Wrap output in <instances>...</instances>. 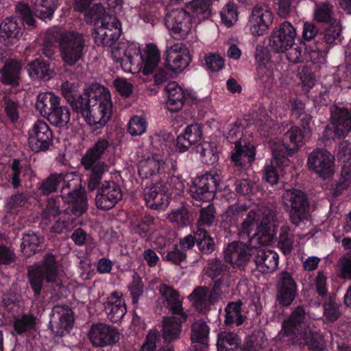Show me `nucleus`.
Listing matches in <instances>:
<instances>
[{
    "instance_id": "obj_47",
    "label": "nucleus",
    "mask_w": 351,
    "mask_h": 351,
    "mask_svg": "<svg viewBox=\"0 0 351 351\" xmlns=\"http://www.w3.org/2000/svg\"><path fill=\"white\" fill-rule=\"evenodd\" d=\"M186 8L188 12H191L194 17H197L198 20H202L210 15V1L192 0L187 4Z\"/></svg>"
},
{
    "instance_id": "obj_50",
    "label": "nucleus",
    "mask_w": 351,
    "mask_h": 351,
    "mask_svg": "<svg viewBox=\"0 0 351 351\" xmlns=\"http://www.w3.org/2000/svg\"><path fill=\"white\" fill-rule=\"evenodd\" d=\"M241 303L239 302H232L228 304L226 308V324L235 323L237 326L241 325L244 319L241 311Z\"/></svg>"
},
{
    "instance_id": "obj_49",
    "label": "nucleus",
    "mask_w": 351,
    "mask_h": 351,
    "mask_svg": "<svg viewBox=\"0 0 351 351\" xmlns=\"http://www.w3.org/2000/svg\"><path fill=\"white\" fill-rule=\"evenodd\" d=\"M43 238L32 232L25 234L22 239L21 247L26 256H30L39 250L40 244L43 242Z\"/></svg>"
},
{
    "instance_id": "obj_59",
    "label": "nucleus",
    "mask_w": 351,
    "mask_h": 351,
    "mask_svg": "<svg viewBox=\"0 0 351 351\" xmlns=\"http://www.w3.org/2000/svg\"><path fill=\"white\" fill-rule=\"evenodd\" d=\"M341 25L339 21L335 20L330 24L324 36L326 43L335 44L340 40Z\"/></svg>"
},
{
    "instance_id": "obj_15",
    "label": "nucleus",
    "mask_w": 351,
    "mask_h": 351,
    "mask_svg": "<svg viewBox=\"0 0 351 351\" xmlns=\"http://www.w3.org/2000/svg\"><path fill=\"white\" fill-rule=\"evenodd\" d=\"M219 182V173L210 171L195 178L190 187V192L193 198L209 202L214 198V192Z\"/></svg>"
},
{
    "instance_id": "obj_48",
    "label": "nucleus",
    "mask_w": 351,
    "mask_h": 351,
    "mask_svg": "<svg viewBox=\"0 0 351 351\" xmlns=\"http://www.w3.org/2000/svg\"><path fill=\"white\" fill-rule=\"evenodd\" d=\"M61 91L63 96L66 100L71 104V105L76 109L77 111H80V108L76 106L77 101L81 100V98L85 96V92L80 95L77 93V85L75 83H71L66 81L62 83L61 86Z\"/></svg>"
},
{
    "instance_id": "obj_17",
    "label": "nucleus",
    "mask_w": 351,
    "mask_h": 351,
    "mask_svg": "<svg viewBox=\"0 0 351 351\" xmlns=\"http://www.w3.org/2000/svg\"><path fill=\"white\" fill-rule=\"evenodd\" d=\"M138 175L142 178L152 176L163 169V157L150 152L147 148L138 147L136 151Z\"/></svg>"
},
{
    "instance_id": "obj_36",
    "label": "nucleus",
    "mask_w": 351,
    "mask_h": 351,
    "mask_svg": "<svg viewBox=\"0 0 351 351\" xmlns=\"http://www.w3.org/2000/svg\"><path fill=\"white\" fill-rule=\"evenodd\" d=\"M189 300L199 311H206L215 302L213 291L206 287H197L188 296Z\"/></svg>"
},
{
    "instance_id": "obj_46",
    "label": "nucleus",
    "mask_w": 351,
    "mask_h": 351,
    "mask_svg": "<svg viewBox=\"0 0 351 351\" xmlns=\"http://www.w3.org/2000/svg\"><path fill=\"white\" fill-rule=\"evenodd\" d=\"M210 329L207 324L202 320L195 321L191 328V340L193 343H199L203 346H207Z\"/></svg>"
},
{
    "instance_id": "obj_6",
    "label": "nucleus",
    "mask_w": 351,
    "mask_h": 351,
    "mask_svg": "<svg viewBox=\"0 0 351 351\" xmlns=\"http://www.w3.org/2000/svg\"><path fill=\"white\" fill-rule=\"evenodd\" d=\"M104 8L101 4H95L86 12L85 20L87 23L96 22L95 43L98 45L110 46L121 35V24L116 17L104 15Z\"/></svg>"
},
{
    "instance_id": "obj_21",
    "label": "nucleus",
    "mask_w": 351,
    "mask_h": 351,
    "mask_svg": "<svg viewBox=\"0 0 351 351\" xmlns=\"http://www.w3.org/2000/svg\"><path fill=\"white\" fill-rule=\"evenodd\" d=\"M50 328L56 336H62L71 329L73 322V313L65 305L53 306L51 313Z\"/></svg>"
},
{
    "instance_id": "obj_26",
    "label": "nucleus",
    "mask_w": 351,
    "mask_h": 351,
    "mask_svg": "<svg viewBox=\"0 0 351 351\" xmlns=\"http://www.w3.org/2000/svg\"><path fill=\"white\" fill-rule=\"evenodd\" d=\"M330 119L335 134L338 138L345 137L351 131V105L335 107Z\"/></svg>"
},
{
    "instance_id": "obj_12",
    "label": "nucleus",
    "mask_w": 351,
    "mask_h": 351,
    "mask_svg": "<svg viewBox=\"0 0 351 351\" xmlns=\"http://www.w3.org/2000/svg\"><path fill=\"white\" fill-rule=\"evenodd\" d=\"M58 5V0H36L33 4L32 12L24 3H19L16 5V12L28 26L34 27L35 21L32 12L43 20H50Z\"/></svg>"
},
{
    "instance_id": "obj_29",
    "label": "nucleus",
    "mask_w": 351,
    "mask_h": 351,
    "mask_svg": "<svg viewBox=\"0 0 351 351\" xmlns=\"http://www.w3.org/2000/svg\"><path fill=\"white\" fill-rule=\"evenodd\" d=\"M255 147L247 140H237L231 152L232 161L236 166H244L254 160Z\"/></svg>"
},
{
    "instance_id": "obj_24",
    "label": "nucleus",
    "mask_w": 351,
    "mask_h": 351,
    "mask_svg": "<svg viewBox=\"0 0 351 351\" xmlns=\"http://www.w3.org/2000/svg\"><path fill=\"white\" fill-rule=\"evenodd\" d=\"M122 197L121 190L114 182H105L98 189L95 203L98 208L107 210L112 208Z\"/></svg>"
},
{
    "instance_id": "obj_11",
    "label": "nucleus",
    "mask_w": 351,
    "mask_h": 351,
    "mask_svg": "<svg viewBox=\"0 0 351 351\" xmlns=\"http://www.w3.org/2000/svg\"><path fill=\"white\" fill-rule=\"evenodd\" d=\"M44 279L47 282L60 285V274L55 257L47 254L42 265H37L29 269V280L35 295H38L43 287Z\"/></svg>"
},
{
    "instance_id": "obj_37",
    "label": "nucleus",
    "mask_w": 351,
    "mask_h": 351,
    "mask_svg": "<svg viewBox=\"0 0 351 351\" xmlns=\"http://www.w3.org/2000/svg\"><path fill=\"white\" fill-rule=\"evenodd\" d=\"M159 292L166 300L173 315H181L180 321H185L186 315L182 311L181 300L178 293L171 287L162 285L159 287Z\"/></svg>"
},
{
    "instance_id": "obj_27",
    "label": "nucleus",
    "mask_w": 351,
    "mask_h": 351,
    "mask_svg": "<svg viewBox=\"0 0 351 351\" xmlns=\"http://www.w3.org/2000/svg\"><path fill=\"white\" fill-rule=\"evenodd\" d=\"M169 188L163 182L150 184L145 189L144 197L147 206L158 209L167 205Z\"/></svg>"
},
{
    "instance_id": "obj_4",
    "label": "nucleus",
    "mask_w": 351,
    "mask_h": 351,
    "mask_svg": "<svg viewBox=\"0 0 351 351\" xmlns=\"http://www.w3.org/2000/svg\"><path fill=\"white\" fill-rule=\"evenodd\" d=\"M60 185L62 199L70 205L73 213L80 215L84 213L87 206L86 199L84 192L80 188V180L75 173L51 175L41 183L39 189L43 194L47 195L56 191Z\"/></svg>"
},
{
    "instance_id": "obj_64",
    "label": "nucleus",
    "mask_w": 351,
    "mask_h": 351,
    "mask_svg": "<svg viewBox=\"0 0 351 351\" xmlns=\"http://www.w3.org/2000/svg\"><path fill=\"white\" fill-rule=\"evenodd\" d=\"M184 136L191 143L192 145L198 143L202 138V130L198 124L188 125L183 133Z\"/></svg>"
},
{
    "instance_id": "obj_1",
    "label": "nucleus",
    "mask_w": 351,
    "mask_h": 351,
    "mask_svg": "<svg viewBox=\"0 0 351 351\" xmlns=\"http://www.w3.org/2000/svg\"><path fill=\"white\" fill-rule=\"evenodd\" d=\"M275 207L266 204L251 210L241 224L240 234L249 236L250 255L254 258L256 268L264 274L274 272L278 265V254L265 246L270 244L277 233Z\"/></svg>"
},
{
    "instance_id": "obj_23",
    "label": "nucleus",
    "mask_w": 351,
    "mask_h": 351,
    "mask_svg": "<svg viewBox=\"0 0 351 351\" xmlns=\"http://www.w3.org/2000/svg\"><path fill=\"white\" fill-rule=\"evenodd\" d=\"M165 54L166 66L176 73L185 69L191 61L188 49L181 43H176L167 47Z\"/></svg>"
},
{
    "instance_id": "obj_55",
    "label": "nucleus",
    "mask_w": 351,
    "mask_h": 351,
    "mask_svg": "<svg viewBox=\"0 0 351 351\" xmlns=\"http://www.w3.org/2000/svg\"><path fill=\"white\" fill-rule=\"evenodd\" d=\"M147 121L141 116L132 117L128 124V132L132 136H140L146 131Z\"/></svg>"
},
{
    "instance_id": "obj_20",
    "label": "nucleus",
    "mask_w": 351,
    "mask_h": 351,
    "mask_svg": "<svg viewBox=\"0 0 351 351\" xmlns=\"http://www.w3.org/2000/svg\"><path fill=\"white\" fill-rule=\"evenodd\" d=\"M296 30L289 22L274 27L269 38L270 47L276 52H285L295 44Z\"/></svg>"
},
{
    "instance_id": "obj_34",
    "label": "nucleus",
    "mask_w": 351,
    "mask_h": 351,
    "mask_svg": "<svg viewBox=\"0 0 351 351\" xmlns=\"http://www.w3.org/2000/svg\"><path fill=\"white\" fill-rule=\"evenodd\" d=\"M59 104H60V98L53 92L47 91L40 93L37 95L35 108L42 117H45Z\"/></svg>"
},
{
    "instance_id": "obj_45",
    "label": "nucleus",
    "mask_w": 351,
    "mask_h": 351,
    "mask_svg": "<svg viewBox=\"0 0 351 351\" xmlns=\"http://www.w3.org/2000/svg\"><path fill=\"white\" fill-rule=\"evenodd\" d=\"M37 322L31 314L19 315L14 319V328L18 335L28 334L36 329Z\"/></svg>"
},
{
    "instance_id": "obj_16",
    "label": "nucleus",
    "mask_w": 351,
    "mask_h": 351,
    "mask_svg": "<svg viewBox=\"0 0 351 351\" xmlns=\"http://www.w3.org/2000/svg\"><path fill=\"white\" fill-rule=\"evenodd\" d=\"M274 14L269 6L258 4L254 6L248 17L247 27L254 36L264 35L273 23Z\"/></svg>"
},
{
    "instance_id": "obj_43",
    "label": "nucleus",
    "mask_w": 351,
    "mask_h": 351,
    "mask_svg": "<svg viewBox=\"0 0 351 351\" xmlns=\"http://www.w3.org/2000/svg\"><path fill=\"white\" fill-rule=\"evenodd\" d=\"M49 121L60 128H68L71 119V112L68 107L58 105L47 116Z\"/></svg>"
},
{
    "instance_id": "obj_30",
    "label": "nucleus",
    "mask_w": 351,
    "mask_h": 351,
    "mask_svg": "<svg viewBox=\"0 0 351 351\" xmlns=\"http://www.w3.org/2000/svg\"><path fill=\"white\" fill-rule=\"evenodd\" d=\"M255 60L258 77L264 83L269 82L273 75V64L268 49L262 46L257 47Z\"/></svg>"
},
{
    "instance_id": "obj_8",
    "label": "nucleus",
    "mask_w": 351,
    "mask_h": 351,
    "mask_svg": "<svg viewBox=\"0 0 351 351\" xmlns=\"http://www.w3.org/2000/svg\"><path fill=\"white\" fill-rule=\"evenodd\" d=\"M283 204L290 207V219L296 227L302 230H312L309 203L304 192L298 189L287 190L282 195Z\"/></svg>"
},
{
    "instance_id": "obj_2",
    "label": "nucleus",
    "mask_w": 351,
    "mask_h": 351,
    "mask_svg": "<svg viewBox=\"0 0 351 351\" xmlns=\"http://www.w3.org/2000/svg\"><path fill=\"white\" fill-rule=\"evenodd\" d=\"M111 55L126 73H136L142 69L144 75H149L160 62L159 51L151 44L141 49L138 43L121 42L112 47Z\"/></svg>"
},
{
    "instance_id": "obj_10",
    "label": "nucleus",
    "mask_w": 351,
    "mask_h": 351,
    "mask_svg": "<svg viewBox=\"0 0 351 351\" xmlns=\"http://www.w3.org/2000/svg\"><path fill=\"white\" fill-rule=\"evenodd\" d=\"M109 147L107 139L98 140L91 147L87 149L82 158V164L86 170H91L88 189L95 190L98 186L102 175L107 171V165L100 161V158L105 154Z\"/></svg>"
},
{
    "instance_id": "obj_25",
    "label": "nucleus",
    "mask_w": 351,
    "mask_h": 351,
    "mask_svg": "<svg viewBox=\"0 0 351 351\" xmlns=\"http://www.w3.org/2000/svg\"><path fill=\"white\" fill-rule=\"evenodd\" d=\"M89 339L95 346L111 345L119 341L120 335L117 330L104 324H97L92 326L89 333Z\"/></svg>"
},
{
    "instance_id": "obj_42",
    "label": "nucleus",
    "mask_w": 351,
    "mask_h": 351,
    "mask_svg": "<svg viewBox=\"0 0 351 351\" xmlns=\"http://www.w3.org/2000/svg\"><path fill=\"white\" fill-rule=\"evenodd\" d=\"M197 152L199 154L202 162L207 165L215 164L219 158L217 145L212 142L203 141L197 147Z\"/></svg>"
},
{
    "instance_id": "obj_62",
    "label": "nucleus",
    "mask_w": 351,
    "mask_h": 351,
    "mask_svg": "<svg viewBox=\"0 0 351 351\" xmlns=\"http://www.w3.org/2000/svg\"><path fill=\"white\" fill-rule=\"evenodd\" d=\"M25 169L20 165L18 160H14L10 166V176L12 184L14 188H17L21 184V177L24 174Z\"/></svg>"
},
{
    "instance_id": "obj_38",
    "label": "nucleus",
    "mask_w": 351,
    "mask_h": 351,
    "mask_svg": "<svg viewBox=\"0 0 351 351\" xmlns=\"http://www.w3.org/2000/svg\"><path fill=\"white\" fill-rule=\"evenodd\" d=\"M159 292L166 300L173 315H181L180 321H185L186 315L182 311L181 300L178 293L171 287L162 285L159 287Z\"/></svg>"
},
{
    "instance_id": "obj_39",
    "label": "nucleus",
    "mask_w": 351,
    "mask_h": 351,
    "mask_svg": "<svg viewBox=\"0 0 351 351\" xmlns=\"http://www.w3.org/2000/svg\"><path fill=\"white\" fill-rule=\"evenodd\" d=\"M21 70L19 62L15 60H7L0 71L1 80L5 84H18Z\"/></svg>"
},
{
    "instance_id": "obj_57",
    "label": "nucleus",
    "mask_w": 351,
    "mask_h": 351,
    "mask_svg": "<svg viewBox=\"0 0 351 351\" xmlns=\"http://www.w3.org/2000/svg\"><path fill=\"white\" fill-rule=\"evenodd\" d=\"M326 54L315 45H306L304 61H311L314 64H322L325 62Z\"/></svg>"
},
{
    "instance_id": "obj_13",
    "label": "nucleus",
    "mask_w": 351,
    "mask_h": 351,
    "mask_svg": "<svg viewBox=\"0 0 351 351\" xmlns=\"http://www.w3.org/2000/svg\"><path fill=\"white\" fill-rule=\"evenodd\" d=\"M165 25L174 38H184L191 29V17L187 11L182 8H176L171 10L168 8Z\"/></svg>"
},
{
    "instance_id": "obj_28",
    "label": "nucleus",
    "mask_w": 351,
    "mask_h": 351,
    "mask_svg": "<svg viewBox=\"0 0 351 351\" xmlns=\"http://www.w3.org/2000/svg\"><path fill=\"white\" fill-rule=\"evenodd\" d=\"M247 237L250 239L251 237ZM251 247L242 242H232L229 244L225 250L224 258L234 267H241L249 260Z\"/></svg>"
},
{
    "instance_id": "obj_41",
    "label": "nucleus",
    "mask_w": 351,
    "mask_h": 351,
    "mask_svg": "<svg viewBox=\"0 0 351 351\" xmlns=\"http://www.w3.org/2000/svg\"><path fill=\"white\" fill-rule=\"evenodd\" d=\"M181 315H173L172 317H165L163 320L162 334L166 341H171L178 338L181 332Z\"/></svg>"
},
{
    "instance_id": "obj_14",
    "label": "nucleus",
    "mask_w": 351,
    "mask_h": 351,
    "mask_svg": "<svg viewBox=\"0 0 351 351\" xmlns=\"http://www.w3.org/2000/svg\"><path fill=\"white\" fill-rule=\"evenodd\" d=\"M307 165L323 179L330 178L335 172V158L324 149H317L311 152Z\"/></svg>"
},
{
    "instance_id": "obj_60",
    "label": "nucleus",
    "mask_w": 351,
    "mask_h": 351,
    "mask_svg": "<svg viewBox=\"0 0 351 351\" xmlns=\"http://www.w3.org/2000/svg\"><path fill=\"white\" fill-rule=\"evenodd\" d=\"M287 51V57L290 62L298 63L304 61L306 51L304 43H300L294 47H291Z\"/></svg>"
},
{
    "instance_id": "obj_61",
    "label": "nucleus",
    "mask_w": 351,
    "mask_h": 351,
    "mask_svg": "<svg viewBox=\"0 0 351 351\" xmlns=\"http://www.w3.org/2000/svg\"><path fill=\"white\" fill-rule=\"evenodd\" d=\"M205 67L211 71H218L224 66L223 59L217 53H209L204 56Z\"/></svg>"
},
{
    "instance_id": "obj_52",
    "label": "nucleus",
    "mask_w": 351,
    "mask_h": 351,
    "mask_svg": "<svg viewBox=\"0 0 351 351\" xmlns=\"http://www.w3.org/2000/svg\"><path fill=\"white\" fill-rule=\"evenodd\" d=\"M195 239L199 250L204 253H210L215 249L213 239L207 232L199 228L195 233Z\"/></svg>"
},
{
    "instance_id": "obj_7",
    "label": "nucleus",
    "mask_w": 351,
    "mask_h": 351,
    "mask_svg": "<svg viewBox=\"0 0 351 351\" xmlns=\"http://www.w3.org/2000/svg\"><path fill=\"white\" fill-rule=\"evenodd\" d=\"M56 42L60 43L61 57L66 64L72 66L82 57L84 40L81 34L64 33L60 28L54 27L47 31L45 45L52 46Z\"/></svg>"
},
{
    "instance_id": "obj_3",
    "label": "nucleus",
    "mask_w": 351,
    "mask_h": 351,
    "mask_svg": "<svg viewBox=\"0 0 351 351\" xmlns=\"http://www.w3.org/2000/svg\"><path fill=\"white\" fill-rule=\"evenodd\" d=\"M76 106L87 123L95 128L104 127L112 118L113 104L109 90L97 84L85 90V96Z\"/></svg>"
},
{
    "instance_id": "obj_9",
    "label": "nucleus",
    "mask_w": 351,
    "mask_h": 351,
    "mask_svg": "<svg viewBox=\"0 0 351 351\" xmlns=\"http://www.w3.org/2000/svg\"><path fill=\"white\" fill-rule=\"evenodd\" d=\"M252 128L256 130L262 137H266L273 134L275 130L274 122L269 119L266 110L259 108L255 114H250L242 120H237L233 124L229 125L228 132L226 137L230 141L234 138L237 140H246L242 138L243 136L244 126Z\"/></svg>"
},
{
    "instance_id": "obj_18",
    "label": "nucleus",
    "mask_w": 351,
    "mask_h": 351,
    "mask_svg": "<svg viewBox=\"0 0 351 351\" xmlns=\"http://www.w3.org/2000/svg\"><path fill=\"white\" fill-rule=\"evenodd\" d=\"M27 142L34 152L45 151L52 143L53 134L47 123L43 121H36L28 130Z\"/></svg>"
},
{
    "instance_id": "obj_56",
    "label": "nucleus",
    "mask_w": 351,
    "mask_h": 351,
    "mask_svg": "<svg viewBox=\"0 0 351 351\" xmlns=\"http://www.w3.org/2000/svg\"><path fill=\"white\" fill-rule=\"evenodd\" d=\"M314 15L315 19L318 22L330 24L335 20L332 17L331 6L328 3L316 5Z\"/></svg>"
},
{
    "instance_id": "obj_51",
    "label": "nucleus",
    "mask_w": 351,
    "mask_h": 351,
    "mask_svg": "<svg viewBox=\"0 0 351 351\" xmlns=\"http://www.w3.org/2000/svg\"><path fill=\"white\" fill-rule=\"evenodd\" d=\"M28 204V198L23 194H16L10 197L5 206L6 211L11 215H17Z\"/></svg>"
},
{
    "instance_id": "obj_33",
    "label": "nucleus",
    "mask_w": 351,
    "mask_h": 351,
    "mask_svg": "<svg viewBox=\"0 0 351 351\" xmlns=\"http://www.w3.org/2000/svg\"><path fill=\"white\" fill-rule=\"evenodd\" d=\"M21 35V28L14 18H6L0 25V41L5 45L14 43Z\"/></svg>"
},
{
    "instance_id": "obj_5",
    "label": "nucleus",
    "mask_w": 351,
    "mask_h": 351,
    "mask_svg": "<svg viewBox=\"0 0 351 351\" xmlns=\"http://www.w3.org/2000/svg\"><path fill=\"white\" fill-rule=\"evenodd\" d=\"M311 317L306 313L303 307L296 308L289 317L285 320L282 330L278 334L280 340L290 337L288 339L293 343L308 345L313 347L317 343H319L320 336L311 329Z\"/></svg>"
},
{
    "instance_id": "obj_44",
    "label": "nucleus",
    "mask_w": 351,
    "mask_h": 351,
    "mask_svg": "<svg viewBox=\"0 0 351 351\" xmlns=\"http://www.w3.org/2000/svg\"><path fill=\"white\" fill-rule=\"evenodd\" d=\"M241 343L238 335L228 332H221L218 335L217 348L218 351H235Z\"/></svg>"
},
{
    "instance_id": "obj_35",
    "label": "nucleus",
    "mask_w": 351,
    "mask_h": 351,
    "mask_svg": "<svg viewBox=\"0 0 351 351\" xmlns=\"http://www.w3.org/2000/svg\"><path fill=\"white\" fill-rule=\"evenodd\" d=\"M296 287L291 275L283 272L280 276L278 300L282 305H289L295 298Z\"/></svg>"
},
{
    "instance_id": "obj_63",
    "label": "nucleus",
    "mask_w": 351,
    "mask_h": 351,
    "mask_svg": "<svg viewBox=\"0 0 351 351\" xmlns=\"http://www.w3.org/2000/svg\"><path fill=\"white\" fill-rule=\"evenodd\" d=\"M279 239L284 253H289L292 249L293 242L289 226H283L280 228Z\"/></svg>"
},
{
    "instance_id": "obj_32",
    "label": "nucleus",
    "mask_w": 351,
    "mask_h": 351,
    "mask_svg": "<svg viewBox=\"0 0 351 351\" xmlns=\"http://www.w3.org/2000/svg\"><path fill=\"white\" fill-rule=\"evenodd\" d=\"M105 310L108 318L113 322H119L125 314L126 306L122 295L118 292L112 293L108 298Z\"/></svg>"
},
{
    "instance_id": "obj_22",
    "label": "nucleus",
    "mask_w": 351,
    "mask_h": 351,
    "mask_svg": "<svg viewBox=\"0 0 351 351\" xmlns=\"http://www.w3.org/2000/svg\"><path fill=\"white\" fill-rule=\"evenodd\" d=\"M166 106L171 112H178L185 101H193L197 99L191 90H184L176 82L169 83L165 87Z\"/></svg>"
},
{
    "instance_id": "obj_31",
    "label": "nucleus",
    "mask_w": 351,
    "mask_h": 351,
    "mask_svg": "<svg viewBox=\"0 0 351 351\" xmlns=\"http://www.w3.org/2000/svg\"><path fill=\"white\" fill-rule=\"evenodd\" d=\"M273 159L270 165H267L265 168V180L273 185L278 182L279 178L278 171L289 165V160L286 156H281V154L275 147L273 148Z\"/></svg>"
},
{
    "instance_id": "obj_54",
    "label": "nucleus",
    "mask_w": 351,
    "mask_h": 351,
    "mask_svg": "<svg viewBox=\"0 0 351 351\" xmlns=\"http://www.w3.org/2000/svg\"><path fill=\"white\" fill-rule=\"evenodd\" d=\"M222 22L228 27L235 24L238 20L237 6L231 3H228L221 11Z\"/></svg>"
},
{
    "instance_id": "obj_40",
    "label": "nucleus",
    "mask_w": 351,
    "mask_h": 351,
    "mask_svg": "<svg viewBox=\"0 0 351 351\" xmlns=\"http://www.w3.org/2000/svg\"><path fill=\"white\" fill-rule=\"evenodd\" d=\"M27 71L31 78L47 81L53 77L54 72L47 62L36 60L28 64Z\"/></svg>"
},
{
    "instance_id": "obj_58",
    "label": "nucleus",
    "mask_w": 351,
    "mask_h": 351,
    "mask_svg": "<svg viewBox=\"0 0 351 351\" xmlns=\"http://www.w3.org/2000/svg\"><path fill=\"white\" fill-rule=\"evenodd\" d=\"M4 111L12 122H16L19 120L21 108L15 101L11 99H5Z\"/></svg>"
},
{
    "instance_id": "obj_19",
    "label": "nucleus",
    "mask_w": 351,
    "mask_h": 351,
    "mask_svg": "<svg viewBox=\"0 0 351 351\" xmlns=\"http://www.w3.org/2000/svg\"><path fill=\"white\" fill-rule=\"evenodd\" d=\"M308 138V130L307 128L304 130V132H302L300 128L293 126L285 133L284 144L273 142L270 147L271 150L274 147L276 148L281 156H285V153L288 156H292L303 146Z\"/></svg>"
},
{
    "instance_id": "obj_53",
    "label": "nucleus",
    "mask_w": 351,
    "mask_h": 351,
    "mask_svg": "<svg viewBox=\"0 0 351 351\" xmlns=\"http://www.w3.org/2000/svg\"><path fill=\"white\" fill-rule=\"evenodd\" d=\"M167 219L169 222L178 226L183 227L189 223V215L186 208L181 207L169 213Z\"/></svg>"
}]
</instances>
